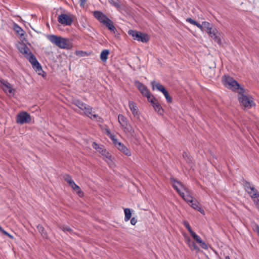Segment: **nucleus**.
<instances>
[{
  "label": "nucleus",
  "mask_w": 259,
  "mask_h": 259,
  "mask_svg": "<svg viewBox=\"0 0 259 259\" xmlns=\"http://www.w3.org/2000/svg\"><path fill=\"white\" fill-rule=\"evenodd\" d=\"M134 84L139 90L141 94L143 96L147 97L148 101H149V99L152 97V95L147 87L138 80L135 81Z\"/></svg>",
  "instance_id": "nucleus-7"
},
{
  "label": "nucleus",
  "mask_w": 259,
  "mask_h": 259,
  "mask_svg": "<svg viewBox=\"0 0 259 259\" xmlns=\"http://www.w3.org/2000/svg\"><path fill=\"white\" fill-rule=\"evenodd\" d=\"M122 127L124 130L125 131L127 132L131 136H134L135 132L133 130L132 127L131 126V125L127 123V125H124Z\"/></svg>",
  "instance_id": "nucleus-34"
},
{
  "label": "nucleus",
  "mask_w": 259,
  "mask_h": 259,
  "mask_svg": "<svg viewBox=\"0 0 259 259\" xmlns=\"http://www.w3.org/2000/svg\"><path fill=\"white\" fill-rule=\"evenodd\" d=\"M197 242L199 243L200 246H201L202 248L205 249H207L208 248V244L203 241L201 238L198 241H197Z\"/></svg>",
  "instance_id": "nucleus-35"
},
{
  "label": "nucleus",
  "mask_w": 259,
  "mask_h": 259,
  "mask_svg": "<svg viewBox=\"0 0 259 259\" xmlns=\"http://www.w3.org/2000/svg\"><path fill=\"white\" fill-rule=\"evenodd\" d=\"M152 90H154L155 87L157 90L161 92L164 95L166 101L168 103H171L172 102V98L169 95L168 91L165 89V87L159 82H156L155 81L151 82Z\"/></svg>",
  "instance_id": "nucleus-5"
},
{
  "label": "nucleus",
  "mask_w": 259,
  "mask_h": 259,
  "mask_svg": "<svg viewBox=\"0 0 259 259\" xmlns=\"http://www.w3.org/2000/svg\"><path fill=\"white\" fill-rule=\"evenodd\" d=\"M117 148L125 155L130 156L131 155L130 151L122 143H118Z\"/></svg>",
  "instance_id": "nucleus-20"
},
{
  "label": "nucleus",
  "mask_w": 259,
  "mask_h": 259,
  "mask_svg": "<svg viewBox=\"0 0 259 259\" xmlns=\"http://www.w3.org/2000/svg\"><path fill=\"white\" fill-rule=\"evenodd\" d=\"M258 234V236H259V233H258V234Z\"/></svg>",
  "instance_id": "nucleus-57"
},
{
  "label": "nucleus",
  "mask_w": 259,
  "mask_h": 259,
  "mask_svg": "<svg viewBox=\"0 0 259 259\" xmlns=\"http://www.w3.org/2000/svg\"><path fill=\"white\" fill-rule=\"evenodd\" d=\"M74 110V111L76 112H78L77 111V109H73Z\"/></svg>",
  "instance_id": "nucleus-56"
},
{
  "label": "nucleus",
  "mask_w": 259,
  "mask_h": 259,
  "mask_svg": "<svg viewBox=\"0 0 259 259\" xmlns=\"http://www.w3.org/2000/svg\"><path fill=\"white\" fill-rule=\"evenodd\" d=\"M183 224L184 225V226L187 229L188 231L190 232V234L192 232H193L190 224H189V223L187 221H184L183 222Z\"/></svg>",
  "instance_id": "nucleus-39"
},
{
  "label": "nucleus",
  "mask_w": 259,
  "mask_h": 259,
  "mask_svg": "<svg viewBox=\"0 0 259 259\" xmlns=\"http://www.w3.org/2000/svg\"><path fill=\"white\" fill-rule=\"evenodd\" d=\"M33 69L38 75L41 76L44 78L47 77V73L43 70L40 64L37 61L36 57L33 55Z\"/></svg>",
  "instance_id": "nucleus-9"
},
{
  "label": "nucleus",
  "mask_w": 259,
  "mask_h": 259,
  "mask_svg": "<svg viewBox=\"0 0 259 259\" xmlns=\"http://www.w3.org/2000/svg\"><path fill=\"white\" fill-rule=\"evenodd\" d=\"M128 34L132 36L134 39L137 40L139 41L146 43L149 40V35L147 34L142 33L141 31L130 30L128 31Z\"/></svg>",
  "instance_id": "nucleus-4"
},
{
  "label": "nucleus",
  "mask_w": 259,
  "mask_h": 259,
  "mask_svg": "<svg viewBox=\"0 0 259 259\" xmlns=\"http://www.w3.org/2000/svg\"><path fill=\"white\" fill-rule=\"evenodd\" d=\"M185 241L186 243L189 245L191 250H195L196 252L200 251L199 247L196 245L194 241L191 240V239L188 236H185Z\"/></svg>",
  "instance_id": "nucleus-15"
},
{
  "label": "nucleus",
  "mask_w": 259,
  "mask_h": 259,
  "mask_svg": "<svg viewBox=\"0 0 259 259\" xmlns=\"http://www.w3.org/2000/svg\"><path fill=\"white\" fill-rule=\"evenodd\" d=\"M108 2L112 6L115 7L118 10L121 9V2L119 0H107Z\"/></svg>",
  "instance_id": "nucleus-29"
},
{
  "label": "nucleus",
  "mask_w": 259,
  "mask_h": 259,
  "mask_svg": "<svg viewBox=\"0 0 259 259\" xmlns=\"http://www.w3.org/2000/svg\"><path fill=\"white\" fill-rule=\"evenodd\" d=\"M198 28H199L202 31H203V22L202 23V24H199Z\"/></svg>",
  "instance_id": "nucleus-51"
},
{
  "label": "nucleus",
  "mask_w": 259,
  "mask_h": 259,
  "mask_svg": "<svg viewBox=\"0 0 259 259\" xmlns=\"http://www.w3.org/2000/svg\"><path fill=\"white\" fill-rule=\"evenodd\" d=\"M186 21L191 23V24L196 26L197 27L199 25L200 23H198L197 21L194 20L191 18H187L186 19Z\"/></svg>",
  "instance_id": "nucleus-37"
},
{
  "label": "nucleus",
  "mask_w": 259,
  "mask_h": 259,
  "mask_svg": "<svg viewBox=\"0 0 259 259\" xmlns=\"http://www.w3.org/2000/svg\"><path fill=\"white\" fill-rule=\"evenodd\" d=\"M31 116L26 112H22L18 114L17 122L21 124L28 123L31 121Z\"/></svg>",
  "instance_id": "nucleus-10"
},
{
  "label": "nucleus",
  "mask_w": 259,
  "mask_h": 259,
  "mask_svg": "<svg viewBox=\"0 0 259 259\" xmlns=\"http://www.w3.org/2000/svg\"><path fill=\"white\" fill-rule=\"evenodd\" d=\"M125 214L124 221L127 222L130 220L132 217V210L130 208H126L124 209Z\"/></svg>",
  "instance_id": "nucleus-30"
},
{
  "label": "nucleus",
  "mask_w": 259,
  "mask_h": 259,
  "mask_svg": "<svg viewBox=\"0 0 259 259\" xmlns=\"http://www.w3.org/2000/svg\"><path fill=\"white\" fill-rule=\"evenodd\" d=\"M47 38L52 43L61 49H70L72 47V43L67 38L54 34L49 35Z\"/></svg>",
  "instance_id": "nucleus-3"
},
{
  "label": "nucleus",
  "mask_w": 259,
  "mask_h": 259,
  "mask_svg": "<svg viewBox=\"0 0 259 259\" xmlns=\"http://www.w3.org/2000/svg\"><path fill=\"white\" fill-rule=\"evenodd\" d=\"M113 142V144L115 145V146L117 147V144L118 143H121V142H119L118 141V140L116 139H115L113 141H112Z\"/></svg>",
  "instance_id": "nucleus-49"
},
{
  "label": "nucleus",
  "mask_w": 259,
  "mask_h": 259,
  "mask_svg": "<svg viewBox=\"0 0 259 259\" xmlns=\"http://www.w3.org/2000/svg\"><path fill=\"white\" fill-rule=\"evenodd\" d=\"M93 15L94 16L102 23H103L108 18L104 14L100 11H95Z\"/></svg>",
  "instance_id": "nucleus-17"
},
{
  "label": "nucleus",
  "mask_w": 259,
  "mask_h": 259,
  "mask_svg": "<svg viewBox=\"0 0 259 259\" xmlns=\"http://www.w3.org/2000/svg\"><path fill=\"white\" fill-rule=\"evenodd\" d=\"M103 24L105 25L111 32L116 35V32H117V30L114 27L113 22L109 18H107Z\"/></svg>",
  "instance_id": "nucleus-16"
},
{
  "label": "nucleus",
  "mask_w": 259,
  "mask_h": 259,
  "mask_svg": "<svg viewBox=\"0 0 259 259\" xmlns=\"http://www.w3.org/2000/svg\"><path fill=\"white\" fill-rule=\"evenodd\" d=\"M61 228L64 232H68L70 233H71L73 232L72 229L69 226L67 225H63Z\"/></svg>",
  "instance_id": "nucleus-38"
},
{
  "label": "nucleus",
  "mask_w": 259,
  "mask_h": 259,
  "mask_svg": "<svg viewBox=\"0 0 259 259\" xmlns=\"http://www.w3.org/2000/svg\"><path fill=\"white\" fill-rule=\"evenodd\" d=\"M92 107H91L90 106L87 104L83 108V110H84V113L86 114L87 116H88L89 117L93 119L92 116H90V115H92Z\"/></svg>",
  "instance_id": "nucleus-31"
},
{
  "label": "nucleus",
  "mask_w": 259,
  "mask_h": 259,
  "mask_svg": "<svg viewBox=\"0 0 259 259\" xmlns=\"http://www.w3.org/2000/svg\"><path fill=\"white\" fill-rule=\"evenodd\" d=\"M190 234L192 236V237H193V238L196 242H197V241H198L200 239V237L198 235H197L194 231L192 232Z\"/></svg>",
  "instance_id": "nucleus-43"
},
{
  "label": "nucleus",
  "mask_w": 259,
  "mask_h": 259,
  "mask_svg": "<svg viewBox=\"0 0 259 259\" xmlns=\"http://www.w3.org/2000/svg\"><path fill=\"white\" fill-rule=\"evenodd\" d=\"M240 94L241 95V97L239 98V102L245 108H251L254 104L253 101L244 94Z\"/></svg>",
  "instance_id": "nucleus-11"
},
{
  "label": "nucleus",
  "mask_w": 259,
  "mask_h": 259,
  "mask_svg": "<svg viewBox=\"0 0 259 259\" xmlns=\"http://www.w3.org/2000/svg\"><path fill=\"white\" fill-rule=\"evenodd\" d=\"M225 259H230V257L229 256H226Z\"/></svg>",
  "instance_id": "nucleus-55"
},
{
  "label": "nucleus",
  "mask_w": 259,
  "mask_h": 259,
  "mask_svg": "<svg viewBox=\"0 0 259 259\" xmlns=\"http://www.w3.org/2000/svg\"><path fill=\"white\" fill-rule=\"evenodd\" d=\"M87 0H79L80 6L81 7H84Z\"/></svg>",
  "instance_id": "nucleus-46"
},
{
  "label": "nucleus",
  "mask_w": 259,
  "mask_h": 259,
  "mask_svg": "<svg viewBox=\"0 0 259 259\" xmlns=\"http://www.w3.org/2000/svg\"><path fill=\"white\" fill-rule=\"evenodd\" d=\"M189 205L194 209L199 211L201 213L203 214L204 213V210L201 208V207L200 206L199 203L196 200H193L192 201V203H190V204Z\"/></svg>",
  "instance_id": "nucleus-21"
},
{
  "label": "nucleus",
  "mask_w": 259,
  "mask_h": 259,
  "mask_svg": "<svg viewBox=\"0 0 259 259\" xmlns=\"http://www.w3.org/2000/svg\"><path fill=\"white\" fill-rule=\"evenodd\" d=\"M58 21L59 23L64 26H70L73 22V19L71 15H68L66 14H61L58 17Z\"/></svg>",
  "instance_id": "nucleus-8"
},
{
  "label": "nucleus",
  "mask_w": 259,
  "mask_h": 259,
  "mask_svg": "<svg viewBox=\"0 0 259 259\" xmlns=\"http://www.w3.org/2000/svg\"><path fill=\"white\" fill-rule=\"evenodd\" d=\"M183 157L186 161V162L189 164L190 167H192L193 165V158L187 152H184L183 153Z\"/></svg>",
  "instance_id": "nucleus-22"
},
{
  "label": "nucleus",
  "mask_w": 259,
  "mask_h": 259,
  "mask_svg": "<svg viewBox=\"0 0 259 259\" xmlns=\"http://www.w3.org/2000/svg\"><path fill=\"white\" fill-rule=\"evenodd\" d=\"M118 121L122 127L124 125H127V123H128L127 119L121 114L118 115Z\"/></svg>",
  "instance_id": "nucleus-32"
},
{
  "label": "nucleus",
  "mask_w": 259,
  "mask_h": 259,
  "mask_svg": "<svg viewBox=\"0 0 259 259\" xmlns=\"http://www.w3.org/2000/svg\"><path fill=\"white\" fill-rule=\"evenodd\" d=\"M187 194L185 195L183 192L182 194H180V196L189 204H190V203H192V201L193 200V197L189 194V191L186 192Z\"/></svg>",
  "instance_id": "nucleus-28"
},
{
  "label": "nucleus",
  "mask_w": 259,
  "mask_h": 259,
  "mask_svg": "<svg viewBox=\"0 0 259 259\" xmlns=\"http://www.w3.org/2000/svg\"><path fill=\"white\" fill-rule=\"evenodd\" d=\"M249 190V192H251V194L249 195L252 199H256L259 197V192L253 186H251Z\"/></svg>",
  "instance_id": "nucleus-26"
},
{
  "label": "nucleus",
  "mask_w": 259,
  "mask_h": 259,
  "mask_svg": "<svg viewBox=\"0 0 259 259\" xmlns=\"http://www.w3.org/2000/svg\"><path fill=\"white\" fill-rule=\"evenodd\" d=\"M37 229L43 238H48V233H47V231H46L45 229L44 228V227L42 225H41L40 224L37 225Z\"/></svg>",
  "instance_id": "nucleus-27"
},
{
  "label": "nucleus",
  "mask_w": 259,
  "mask_h": 259,
  "mask_svg": "<svg viewBox=\"0 0 259 259\" xmlns=\"http://www.w3.org/2000/svg\"><path fill=\"white\" fill-rule=\"evenodd\" d=\"M71 103L78 107L81 110H83V108L86 105V104L83 103L80 100L76 99H72Z\"/></svg>",
  "instance_id": "nucleus-23"
},
{
  "label": "nucleus",
  "mask_w": 259,
  "mask_h": 259,
  "mask_svg": "<svg viewBox=\"0 0 259 259\" xmlns=\"http://www.w3.org/2000/svg\"><path fill=\"white\" fill-rule=\"evenodd\" d=\"M148 101L151 103L155 111L157 112L161 115L163 114V110L161 105L157 102L153 95H152V97Z\"/></svg>",
  "instance_id": "nucleus-14"
},
{
  "label": "nucleus",
  "mask_w": 259,
  "mask_h": 259,
  "mask_svg": "<svg viewBox=\"0 0 259 259\" xmlns=\"http://www.w3.org/2000/svg\"><path fill=\"white\" fill-rule=\"evenodd\" d=\"M33 109L35 108V111H36L37 110V108H38V107H37V106H33Z\"/></svg>",
  "instance_id": "nucleus-54"
},
{
  "label": "nucleus",
  "mask_w": 259,
  "mask_h": 259,
  "mask_svg": "<svg viewBox=\"0 0 259 259\" xmlns=\"http://www.w3.org/2000/svg\"><path fill=\"white\" fill-rule=\"evenodd\" d=\"M0 83L1 88L7 94L10 95H13L14 94L15 90L9 82L4 79H1L0 80Z\"/></svg>",
  "instance_id": "nucleus-12"
},
{
  "label": "nucleus",
  "mask_w": 259,
  "mask_h": 259,
  "mask_svg": "<svg viewBox=\"0 0 259 259\" xmlns=\"http://www.w3.org/2000/svg\"><path fill=\"white\" fill-rule=\"evenodd\" d=\"M254 231H256L257 232V234L259 233V226L255 224L254 225Z\"/></svg>",
  "instance_id": "nucleus-48"
},
{
  "label": "nucleus",
  "mask_w": 259,
  "mask_h": 259,
  "mask_svg": "<svg viewBox=\"0 0 259 259\" xmlns=\"http://www.w3.org/2000/svg\"><path fill=\"white\" fill-rule=\"evenodd\" d=\"M75 54L77 56H79L80 57H83L87 55V53L85 52L82 51H77L75 52Z\"/></svg>",
  "instance_id": "nucleus-42"
},
{
  "label": "nucleus",
  "mask_w": 259,
  "mask_h": 259,
  "mask_svg": "<svg viewBox=\"0 0 259 259\" xmlns=\"http://www.w3.org/2000/svg\"><path fill=\"white\" fill-rule=\"evenodd\" d=\"M129 107L134 117H136L137 116H138V109L136 105V104L133 102L130 101Z\"/></svg>",
  "instance_id": "nucleus-19"
},
{
  "label": "nucleus",
  "mask_w": 259,
  "mask_h": 259,
  "mask_svg": "<svg viewBox=\"0 0 259 259\" xmlns=\"http://www.w3.org/2000/svg\"><path fill=\"white\" fill-rule=\"evenodd\" d=\"M98 152L101 153L103 156H104L105 158L108 159L110 160H111V155L110 153L107 151L106 149L102 148H101L99 150H98Z\"/></svg>",
  "instance_id": "nucleus-25"
},
{
  "label": "nucleus",
  "mask_w": 259,
  "mask_h": 259,
  "mask_svg": "<svg viewBox=\"0 0 259 259\" xmlns=\"http://www.w3.org/2000/svg\"><path fill=\"white\" fill-rule=\"evenodd\" d=\"M242 182L243 183V186H244L245 191L248 193V194H251V192H249V190L250 188L251 187V184L249 182L246 181L244 179H243Z\"/></svg>",
  "instance_id": "nucleus-33"
},
{
  "label": "nucleus",
  "mask_w": 259,
  "mask_h": 259,
  "mask_svg": "<svg viewBox=\"0 0 259 259\" xmlns=\"http://www.w3.org/2000/svg\"><path fill=\"white\" fill-rule=\"evenodd\" d=\"M222 81L226 88L237 92L239 94L245 93V89L241 87L238 82L230 76L224 75L222 77Z\"/></svg>",
  "instance_id": "nucleus-2"
},
{
  "label": "nucleus",
  "mask_w": 259,
  "mask_h": 259,
  "mask_svg": "<svg viewBox=\"0 0 259 259\" xmlns=\"http://www.w3.org/2000/svg\"><path fill=\"white\" fill-rule=\"evenodd\" d=\"M0 232H1L3 234L6 235V236H8L10 238H11V239H13V236L11 235L10 234H9V233H8L7 232H6V231H5L3 228L1 227V226L0 225Z\"/></svg>",
  "instance_id": "nucleus-40"
},
{
  "label": "nucleus",
  "mask_w": 259,
  "mask_h": 259,
  "mask_svg": "<svg viewBox=\"0 0 259 259\" xmlns=\"http://www.w3.org/2000/svg\"><path fill=\"white\" fill-rule=\"evenodd\" d=\"M253 199L255 205L259 209V197L258 198H256V199Z\"/></svg>",
  "instance_id": "nucleus-45"
},
{
  "label": "nucleus",
  "mask_w": 259,
  "mask_h": 259,
  "mask_svg": "<svg viewBox=\"0 0 259 259\" xmlns=\"http://www.w3.org/2000/svg\"><path fill=\"white\" fill-rule=\"evenodd\" d=\"M203 31H206L215 42L218 44H221L220 34L218 32V30L215 28L212 27L209 28H205L203 29Z\"/></svg>",
  "instance_id": "nucleus-6"
},
{
  "label": "nucleus",
  "mask_w": 259,
  "mask_h": 259,
  "mask_svg": "<svg viewBox=\"0 0 259 259\" xmlns=\"http://www.w3.org/2000/svg\"><path fill=\"white\" fill-rule=\"evenodd\" d=\"M203 29L205 28H209V27H212L213 26L212 24L206 21H203Z\"/></svg>",
  "instance_id": "nucleus-41"
},
{
  "label": "nucleus",
  "mask_w": 259,
  "mask_h": 259,
  "mask_svg": "<svg viewBox=\"0 0 259 259\" xmlns=\"http://www.w3.org/2000/svg\"><path fill=\"white\" fill-rule=\"evenodd\" d=\"M13 29L21 41L19 42L17 45L18 49L32 65V53L27 46L28 45L31 47V44L28 42L25 38V31L16 23H14Z\"/></svg>",
  "instance_id": "nucleus-1"
},
{
  "label": "nucleus",
  "mask_w": 259,
  "mask_h": 259,
  "mask_svg": "<svg viewBox=\"0 0 259 259\" xmlns=\"http://www.w3.org/2000/svg\"><path fill=\"white\" fill-rule=\"evenodd\" d=\"M63 179L66 182L68 183L69 185H71V184L74 182L72 179L71 177L68 174L64 175Z\"/></svg>",
  "instance_id": "nucleus-36"
},
{
  "label": "nucleus",
  "mask_w": 259,
  "mask_h": 259,
  "mask_svg": "<svg viewBox=\"0 0 259 259\" xmlns=\"http://www.w3.org/2000/svg\"><path fill=\"white\" fill-rule=\"evenodd\" d=\"M137 222V220L135 218H133L131 220V223L132 225H135Z\"/></svg>",
  "instance_id": "nucleus-47"
},
{
  "label": "nucleus",
  "mask_w": 259,
  "mask_h": 259,
  "mask_svg": "<svg viewBox=\"0 0 259 259\" xmlns=\"http://www.w3.org/2000/svg\"><path fill=\"white\" fill-rule=\"evenodd\" d=\"M105 132H106V135H107L108 136H109V135H110L111 134V132H110V131L109 129V128H105Z\"/></svg>",
  "instance_id": "nucleus-50"
},
{
  "label": "nucleus",
  "mask_w": 259,
  "mask_h": 259,
  "mask_svg": "<svg viewBox=\"0 0 259 259\" xmlns=\"http://www.w3.org/2000/svg\"><path fill=\"white\" fill-rule=\"evenodd\" d=\"M92 146H93V147L94 149H96L98 151V150H99L101 148V147L99 146V145L98 144H97L95 142H94L93 143Z\"/></svg>",
  "instance_id": "nucleus-44"
},
{
  "label": "nucleus",
  "mask_w": 259,
  "mask_h": 259,
  "mask_svg": "<svg viewBox=\"0 0 259 259\" xmlns=\"http://www.w3.org/2000/svg\"><path fill=\"white\" fill-rule=\"evenodd\" d=\"M171 182L172 183L174 188L177 191L179 194L183 193L181 191V188L184 190L186 192H188V189L180 182L178 181L177 180L171 178Z\"/></svg>",
  "instance_id": "nucleus-13"
},
{
  "label": "nucleus",
  "mask_w": 259,
  "mask_h": 259,
  "mask_svg": "<svg viewBox=\"0 0 259 259\" xmlns=\"http://www.w3.org/2000/svg\"><path fill=\"white\" fill-rule=\"evenodd\" d=\"M70 187H71L72 189L76 192V193L77 194V195L79 197H82L83 195V192L81 191L80 188L77 186L74 182H72L71 185H69Z\"/></svg>",
  "instance_id": "nucleus-18"
},
{
  "label": "nucleus",
  "mask_w": 259,
  "mask_h": 259,
  "mask_svg": "<svg viewBox=\"0 0 259 259\" xmlns=\"http://www.w3.org/2000/svg\"><path fill=\"white\" fill-rule=\"evenodd\" d=\"M110 54V51L109 50H104L102 51L100 54V59L103 62H106L108 55Z\"/></svg>",
  "instance_id": "nucleus-24"
},
{
  "label": "nucleus",
  "mask_w": 259,
  "mask_h": 259,
  "mask_svg": "<svg viewBox=\"0 0 259 259\" xmlns=\"http://www.w3.org/2000/svg\"><path fill=\"white\" fill-rule=\"evenodd\" d=\"M91 116H92V117L93 118V119H96V120H97V118L99 117L96 114H92V115H90Z\"/></svg>",
  "instance_id": "nucleus-52"
},
{
  "label": "nucleus",
  "mask_w": 259,
  "mask_h": 259,
  "mask_svg": "<svg viewBox=\"0 0 259 259\" xmlns=\"http://www.w3.org/2000/svg\"><path fill=\"white\" fill-rule=\"evenodd\" d=\"M109 137L112 141H113L115 139V136L114 135H113L112 134H111L110 135H109Z\"/></svg>",
  "instance_id": "nucleus-53"
}]
</instances>
